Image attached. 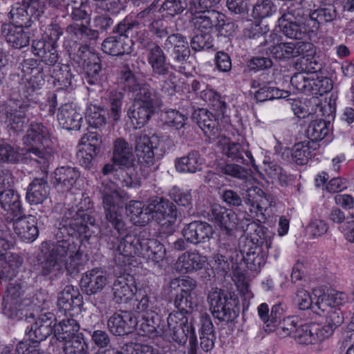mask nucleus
Returning <instances> with one entry per match:
<instances>
[{
    "label": "nucleus",
    "mask_w": 354,
    "mask_h": 354,
    "mask_svg": "<svg viewBox=\"0 0 354 354\" xmlns=\"http://www.w3.org/2000/svg\"><path fill=\"white\" fill-rule=\"evenodd\" d=\"M80 330L78 322L73 318H66L62 320L57 325L55 324L54 336L59 341L66 342L74 337Z\"/></svg>",
    "instance_id": "42"
},
{
    "label": "nucleus",
    "mask_w": 354,
    "mask_h": 354,
    "mask_svg": "<svg viewBox=\"0 0 354 354\" xmlns=\"http://www.w3.org/2000/svg\"><path fill=\"white\" fill-rule=\"evenodd\" d=\"M137 325L136 317L128 311L115 313L107 321L110 332L114 335L119 336L131 333Z\"/></svg>",
    "instance_id": "19"
},
{
    "label": "nucleus",
    "mask_w": 354,
    "mask_h": 354,
    "mask_svg": "<svg viewBox=\"0 0 354 354\" xmlns=\"http://www.w3.org/2000/svg\"><path fill=\"white\" fill-rule=\"evenodd\" d=\"M175 306L179 310L178 312L189 313L196 308L198 305V298L196 291L185 295H177L174 300Z\"/></svg>",
    "instance_id": "52"
},
{
    "label": "nucleus",
    "mask_w": 354,
    "mask_h": 354,
    "mask_svg": "<svg viewBox=\"0 0 354 354\" xmlns=\"http://www.w3.org/2000/svg\"><path fill=\"white\" fill-rule=\"evenodd\" d=\"M203 159L196 151H190L187 156L176 159V170L183 173H195L202 168Z\"/></svg>",
    "instance_id": "40"
},
{
    "label": "nucleus",
    "mask_w": 354,
    "mask_h": 354,
    "mask_svg": "<svg viewBox=\"0 0 354 354\" xmlns=\"http://www.w3.org/2000/svg\"><path fill=\"white\" fill-rule=\"evenodd\" d=\"M19 159L17 149L4 140H0V162L15 163Z\"/></svg>",
    "instance_id": "59"
},
{
    "label": "nucleus",
    "mask_w": 354,
    "mask_h": 354,
    "mask_svg": "<svg viewBox=\"0 0 354 354\" xmlns=\"http://www.w3.org/2000/svg\"><path fill=\"white\" fill-rule=\"evenodd\" d=\"M300 18H295L290 10L279 19V27L287 37L301 39L306 34L304 25L299 21Z\"/></svg>",
    "instance_id": "31"
},
{
    "label": "nucleus",
    "mask_w": 354,
    "mask_h": 354,
    "mask_svg": "<svg viewBox=\"0 0 354 354\" xmlns=\"http://www.w3.org/2000/svg\"><path fill=\"white\" fill-rule=\"evenodd\" d=\"M219 146L222 153L239 163L245 165L254 164V158L248 146L240 143L231 142L228 138H224L219 141Z\"/></svg>",
    "instance_id": "20"
},
{
    "label": "nucleus",
    "mask_w": 354,
    "mask_h": 354,
    "mask_svg": "<svg viewBox=\"0 0 354 354\" xmlns=\"http://www.w3.org/2000/svg\"><path fill=\"white\" fill-rule=\"evenodd\" d=\"M82 304V297L78 289L73 286H66L58 295L57 306L65 313L79 308Z\"/></svg>",
    "instance_id": "36"
},
{
    "label": "nucleus",
    "mask_w": 354,
    "mask_h": 354,
    "mask_svg": "<svg viewBox=\"0 0 354 354\" xmlns=\"http://www.w3.org/2000/svg\"><path fill=\"white\" fill-rule=\"evenodd\" d=\"M293 301L300 310L310 308L315 313L313 299L307 290L303 288H298L293 299Z\"/></svg>",
    "instance_id": "61"
},
{
    "label": "nucleus",
    "mask_w": 354,
    "mask_h": 354,
    "mask_svg": "<svg viewBox=\"0 0 354 354\" xmlns=\"http://www.w3.org/2000/svg\"><path fill=\"white\" fill-rule=\"evenodd\" d=\"M194 118L198 127L207 136H216L218 133V121L209 111L204 109H199L194 113Z\"/></svg>",
    "instance_id": "39"
},
{
    "label": "nucleus",
    "mask_w": 354,
    "mask_h": 354,
    "mask_svg": "<svg viewBox=\"0 0 354 354\" xmlns=\"http://www.w3.org/2000/svg\"><path fill=\"white\" fill-rule=\"evenodd\" d=\"M112 291L113 300L118 303H126L137 292V286L133 277L129 274H123L115 280Z\"/></svg>",
    "instance_id": "23"
},
{
    "label": "nucleus",
    "mask_w": 354,
    "mask_h": 354,
    "mask_svg": "<svg viewBox=\"0 0 354 354\" xmlns=\"http://www.w3.org/2000/svg\"><path fill=\"white\" fill-rule=\"evenodd\" d=\"M101 65L97 62H89L84 67V82L90 85H96L100 82Z\"/></svg>",
    "instance_id": "62"
},
{
    "label": "nucleus",
    "mask_w": 354,
    "mask_h": 354,
    "mask_svg": "<svg viewBox=\"0 0 354 354\" xmlns=\"http://www.w3.org/2000/svg\"><path fill=\"white\" fill-rule=\"evenodd\" d=\"M148 211L162 232L172 233L177 218L176 207L173 203L163 198L155 197L149 201Z\"/></svg>",
    "instance_id": "8"
},
{
    "label": "nucleus",
    "mask_w": 354,
    "mask_h": 354,
    "mask_svg": "<svg viewBox=\"0 0 354 354\" xmlns=\"http://www.w3.org/2000/svg\"><path fill=\"white\" fill-rule=\"evenodd\" d=\"M66 33L74 40V44L78 41H87L95 40L99 37L98 30L91 29L82 24L74 23L66 28Z\"/></svg>",
    "instance_id": "41"
},
{
    "label": "nucleus",
    "mask_w": 354,
    "mask_h": 354,
    "mask_svg": "<svg viewBox=\"0 0 354 354\" xmlns=\"http://www.w3.org/2000/svg\"><path fill=\"white\" fill-rule=\"evenodd\" d=\"M49 194L50 186L47 180L43 178H36L27 188L26 200L30 205L41 204L48 198Z\"/></svg>",
    "instance_id": "33"
},
{
    "label": "nucleus",
    "mask_w": 354,
    "mask_h": 354,
    "mask_svg": "<svg viewBox=\"0 0 354 354\" xmlns=\"http://www.w3.org/2000/svg\"><path fill=\"white\" fill-rule=\"evenodd\" d=\"M42 248H48V253L41 263V274L52 279L63 273L62 259L59 257L58 240L52 244L42 243Z\"/></svg>",
    "instance_id": "16"
},
{
    "label": "nucleus",
    "mask_w": 354,
    "mask_h": 354,
    "mask_svg": "<svg viewBox=\"0 0 354 354\" xmlns=\"http://www.w3.org/2000/svg\"><path fill=\"white\" fill-rule=\"evenodd\" d=\"M113 162L120 166L130 168L134 161L132 148L123 138H117L113 142Z\"/></svg>",
    "instance_id": "35"
},
{
    "label": "nucleus",
    "mask_w": 354,
    "mask_h": 354,
    "mask_svg": "<svg viewBox=\"0 0 354 354\" xmlns=\"http://www.w3.org/2000/svg\"><path fill=\"white\" fill-rule=\"evenodd\" d=\"M30 319H32L34 322L26 327V334L32 344H39L54 331L55 317L53 313H41L35 319L33 317H28V322L30 323Z\"/></svg>",
    "instance_id": "11"
},
{
    "label": "nucleus",
    "mask_w": 354,
    "mask_h": 354,
    "mask_svg": "<svg viewBox=\"0 0 354 354\" xmlns=\"http://www.w3.org/2000/svg\"><path fill=\"white\" fill-rule=\"evenodd\" d=\"M213 234L212 226L206 222L194 221L185 226L183 236L187 242L197 245L209 241Z\"/></svg>",
    "instance_id": "25"
},
{
    "label": "nucleus",
    "mask_w": 354,
    "mask_h": 354,
    "mask_svg": "<svg viewBox=\"0 0 354 354\" xmlns=\"http://www.w3.org/2000/svg\"><path fill=\"white\" fill-rule=\"evenodd\" d=\"M313 294L315 297H317L314 309L318 315H322L328 308L342 305L348 301L347 295L343 292L331 290L326 295L321 289L315 288Z\"/></svg>",
    "instance_id": "18"
},
{
    "label": "nucleus",
    "mask_w": 354,
    "mask_h": 354,
    "mask_svg": "<svg viewBox=\"0 0 354 354\" xmlns=\"http://www.w3.org/2000/svg\"><path fill=\"white\" fill-rule=\"evenodd\" d=\"M171 287H179L180 292L178 295H185L196 291V281L188 276L174 279L171 281Z\"/></svg>",
    "instance_id": "60"
},
{
    "label": "nucleus",
    "mask_w": 354,
    "mask_h": 354,
    "mask_svg": "<svg viewBox=\"0 0 354 354\" xmlns=\"http://www.w3.org/2000/svg\"><path fill=\"white\" fill-rule=\"evenodd\" d=\"M9 19L11 21L10 24L22 27H29L31 25V22L39 20L38 19H35L29 13L28 8L24 3L21 5L19 3L12 6L9 12Z\"/></svg>",
    "instance_id": "44"
},
{
    "label": "nucleus",
    "mask_w": 354,
    "mask_h": 354,
    "mask_svg": "<svg viewBox=\"0 0 354 354\" xmlns=\"http://www.w3.org/2000/svg\"><path fill=\"white\" fill-rule=\"evenodd\" d=\"M13 220V229L15 234L23 241L33 242L39 235V230L33 216L21 215Z\"/></svg>",
    "instance_id": "28"
},
{
    "label": "nucleus",
    "mask_w": 354,
    "mask_h": 354,
    "mask_svg": "<svg viewBox=\"0 0 354 354\" xmlns=\"http://www.w3.org/2000/svg\"><path fill=\"white\" fill-rule=\"evenodd\" d=\"M207 262V257L197 250L185 252L178 257L174 269L179 273H191L203 269Z\"/></svg>",
    "instance_id": "21"
},
{
    "label": "nucleus",
    "mask_w": 354,
    "mask_h": 354,
    "mask_svg": "<svg viewBox=\"0 0 354 354\" xmlns=\"http://www.w3.org/2000/svg\"><path fill=\"white\" fill-rule=\"evenodd\" d=\"M127 115L136 129L142 127L149 120L156 109L161 105L160 96L152 87H144L136 95Z\"/></svg>",
    "instance_id": "5"
},
{
    "label": "nucleus",
    "mask_w": 354,
    "mask_h": 354,
    "mask_svg": "<svg viewBox=\"0 0 354 354\" xmlns=\"http://www.w3.org/2000/svg\"><path fill=\"white\" fill-rule=\"evenodd\" d=\"M276 10L277 7L271 0H261L254 4L252 15L254 18H265L272 15Z\"/></svg>",
    "instance_id": "57"
},
{
    "label": "nucleus",
    "mask_w": 354,
    "mask_h": 354,
    "mask_svg": "<svg viewBox=\"0 0 354 354\" xmlns=\"http://www.w3.org/2000/svg\"><path fill=\"white\" fill-rule=\"evenodd\" d=\"M26 149L24 158L34 161L46 169L53 160L54 151L50 147V133L41 123H32L23 138Z\"/></svg>",
    "instance_id": "4"
},
{
    "label": "nucleus",
    "mask_w": 354,
    "mask_h": 354,
    "mask_svg": "<svg viewBox=\"0 0 354 354\" xmlns=\"http://www.w3.org/2000/svg\"><path fill=\"white\" fill-rule=\"evenodd\" d=\"M80 176V173L75 167H58L54 172L53 184L62 192H68L75 185Z\"/></svg>",
    "instance_id": "30"
},
{
    "label": "nucleus",
    "mask_w": 354,
    "mask_h": 354,
    "mask_svg": "<svg viewBox=\"0 0 354 354\" xmlns=\"http://www.w3.org/2000/svg\"><path fill=\"white\" fill-rule=\"evenodd\" d=\"M158 145L159 139L158 136H140L136 143V153L139 161L148 166L153 165L155 162L154 150L158 148Z\"/></svg>",
    "instance_id": "26"
},
{
    "label": "nucleus",
    "mask_w": 354,
    "mask_h": 354,
    "mask_svg": "<svg viewBox=\"0 0 354 354\" xmlns=\"http://www.w3.org/2000/svg\"><path fill=\"white\" fill-rule=\"evenodd\" d=\"M164 120L169 126L180 129L185 127L187 117L176 110L171 109L165 113Z\"/></svg>",
    "instance_id": "63"
},
{
    "label": "nucleus",
    "mask_w": 354,
    "mask_h": 354,
    "mask_svg": "<svg viewBox=\"0 0 354 354\" xmlns=\"http://www.w3.org/2000/svg\"><path fill=\"white\" fill-rule=\"evenodd\" d=\"M85 117L88 124L95 129L102 127L106 122L104 111L96 105L91 104L88 106Z\"/></svg>",
    "instance_id": "53"
},
{
    "label": "nucleus",
    "mask_w": 354,
    "mask_h": 354,
    "mask_svg": "<svg viewBox=\"0 0 354 354\" xmlns=\"http://www.w3.org/2000/svg\"><path fill=\"white\" fill-rule=\"evenodd\" d=\"M290 83L297 91L306 94L322 95L333 88L332 82L329 78L309 76L304 71L295 73L291 77Z\"/></svg>",
    "instance_id": "9"
},
{
    "label": "nucleus",
    "mask_w": 354,
    "mask_h": 354,
    "mask_svg": "<svg viewBox=\"0 0 354 354\" xmlns=\"http://www.w3.org/2000/svg\"><path fill=\"white\" fill-rule=\"evenodd\" d=\"M100 192L106 218L116 230L109 237V248L116 254L122 256L124 263L131 264L130 260L138 257L150 266H159L165 258V248L158 240L149 238L147 232H140L138 236L127 234L120 237L124 229L121 212L127 199L126 194L119 189L115 183L108 179L102 181Z\"/></svg>",
    "instance_id": "1"
},
{
    "label": "nucleus",
    "mask_w": 354,
    "mask_h": 354,
    "mask_svg": "<svg viewBox=\"0 0 354 354\" xmlns=\"http://www.w3.org/2000/svg\"><path fill=\"white\" fill-rule=\"evenodd\" d=\"M337 13L333 4L322 1L317 10L313 12L310 19L317 21L319 24L332 23L338 17Z\"/></svg>",
    "instance_id": "45"
},
{
    "label": "nucleus",
    "mask_w": 354,
    "mask_h": 354,
    "mask_svg": "<svg viewBox=\"0 0 354 354\" xmlns=\"http://www.w3.org/2000/svg\"><path fill=\"white\" fill-rule=\"evenodd\" d=\"M123 98V93L116 91H111L105 97L108 104L109 118L115 122H118L120 118Z\"/></svg>",
    "instance_id": "48"
},
{
    "label": "nucleus",
    "mask_w": 354,
    "mask_h": 354,
    "mask_svg": "<svg viewBox=\"0 0 354 354\" xmlns=\"http://www.w3.org/2000/svg\"><path fill=\"white\" fill-rule=\"evenodd\" d=\"M139 29L140 23L137 20L126 17L117 26L116 32L119 35L106 38L102 44V50L112 56L131 53L133 43L130 37Z\"/></svg>",
    "instance_id": "7"
},
{
    "label": "nucleus",
    "mask_w": 354,
    "mask_h": 354,
    "mask_svg": "<svg viewBox=\"0 0 354 354\" xmlns=\"http://www.w3.org/2000/svg\"><path fill=\"white\" fill-rule=\"evenodd\" d=\"M322 68V64L318 57L306 55L299 59L295 64L297 70L304 71L306 73H315L319 71Z\"/></svg>",
    "instance_id": "56"
},
{
    "label": "nucleus",
    "mask_w": 354,
    "mask_h": 354,
    "mask_svg": "<svg viewBox=\"0 0 354 354\" xmlns=\"http://www.w3.org/2000/svg\"><path fill=\"white\" fill-rule=\"evenodd\" d=\"M187 12L191 14L190 22L194 28L208 34L215 30L218 23L225 18L224 15L214 10H198L194 1L190 2Z\"/></svg>",
    "instance_id": "10"
},
{
    "label": "nucleus",
    "mask_w": 354,
    "mask_h": 354,
    "mask_svg": "<svg viewBox=\"0 0 354 354\" xmlns=\"http://www.w3.org/2000/svg\"><path fill=\"white\" fill-rule=\"evenodd\" d=\"M330 123L322 120L312 121L307 129V136L313 141L323 140L329 132Z\"/></svg>",
    "instance_id": "54"
},
{
    "label": "nucleus",
    "mask_w": 354,
    "mask_h": 354,
    "mask_svg": "<svg viewBox=\"0 0 354 354\" xmlns=\"http://www.w3.org/2000/svg\"><path fill=\"white\" fill-rule=\"evenodd\" d=\"M175 306L179 310L178 312L189 313L196 308L198 305V298L196 291L185 295H177L174 300Z\"/></svg>",
    "instance_id": "51"
},
{
    "label": "nucleus",
    "mask_w": 354,
    "mask_h": 354,
    "mask_svg": "<svg viewBox=\"0 0 354 354\" xmlns=\"http://www.w3.org/2000/svg\"><path fill=\"white\" fill-rule=\"evenodd\" d=\"M64 354H88V344L82 334L64 342Z\"/></svg>",
    "instance_id": "49"
},
{
    "label": "nucleus",
    "mask_w": 354,
    "mask_h": 354,
    "mask_svg": "<svg viewBox=\"0 0 354 354\" xmlns=\"http://www.w3.org/2000/svg\"><path fill=\"white\" fill-rule=\"evenodd\" d=\"M64 6L71 18L75 21L83 20L87 16V0H63Z\"/></svg>",
    "instance_id": "50"
},
{
    "label": "nucleus",
    "mask_w": 354,
    "mask_h": 354,
    "mask_svg": "<svg viewBox=\"0 0 354 354\" xmlns=\"http://www.w3.org/2000/svg\"><path fill=\"white\" fill-rule=\"evenodd\" d=\"M44 71V67L36 60L26 59L21 64V73L26 88L32 91L41 88L45 82Z\"/></svg>",
    "instance_id": "17"
},
{
    "label": "nucleus",
    "mask_w": 354,
    "mask_h": 354,
    "mask_svg": "<svg viewBox=\"0 0 354 354\" xmlns=\"http://www.w3.org/2000/svg\"><path fill=\"white\" fill-rule=\"evenodd\" d=\"M147 59L153 74L165 76L169 73L171 65L167 62L166 55L158 45L153 44L149 48Z\"/></svg>",
    "instance_id": "29"
},
{
    "label": "nucleus",
    "mask_w": 354,
    "mask_h": 354,
    "mask_svg": "<svg viewBox=\"0 0 354 354\" xmlns=\"http://www.w3.org/2000/svg\"><path fill=\"white\" fill-rule=\"evenodd\" d=\"M268 175L273 180H277L281 186H287L291 180L286 172L277 165H271L266 169Z\"/></svg>",
    "instance_id": "64"
},
{
    "label": "nucleus",
    "mask_w": 354,
    "mask_h": 354,
    "mask_svg": "<svg viewBox=\"0 0 354 354\" xmlns=\"http://www.w3.org/2000/svg\"><path fill=\"white\" fill-rule=\"evenodd\" d=\"M261 28L259 26H252L248 30V37L252 39H260L261 45L267 46L266 53L272 55L277 59H290L301 55L306 47L310 44H306L302 41L297 42H280L279 37L274 33L269 35H263Z\"/></svg>",
    "instance_id": "6"
},
{
    "label": "nucleus",
    "mask_w": 354,
    "mask_h": 354,
    "mask_svg": "<svg viewBox=\"0 0 354 354\" xmlns=\"http://www.w3.org/2000/svg\"><path fill=\"white\" fill-rule=\"evenodd\" d=\"M22 263L23 259L19 254L6 253L3 257L0 259V279L6 281L15 278Z\"/></svg>",
    "instance_id": "37"
},
{
    "label": "nucleus",
    "mask_w": 354,
    "mask_h": 354,
    "mask_svg": "<svg viewBox=\"0 0 354 354\" xmlns=\"http://www.w3.org/2000/svg\"><path fill=\"white\" fill-rule=\"evenodd\" d=\"M108 282L106 273L99 268L86 271L82 277L80 286L88 295L100 292Z\"/></svg>",
    "instance_id": "22"
},
{
    "label": "nucleus",
    "mask_w": 354,
    "mask_h": 354,
    "mask_svg": "<svg viewBox=\"0 0 354 354\" xmlns=\"http://www.w3.org/2000/svg\"><path fill=\"white\" fill-rule=\"evenodd\" d=\"M142 317L140 330L143 332V335L160 336L166 340L174 341L178 344L186 342L187 337L185 327L187 323V318L182 313H171L167 322L161 321L158 313H150L147 315H142Z\"/></svg>",
    "instance_id": "3"
},
{
    "label": "nucleus",
    "mask_w": 354,
    "mask_h": 354,
    "mask_svg": "<svg viewBox=\"0 0 354 354\" xmlns=\"http://www.w3.org/2000/svg\"><path fill=\"white\" fill-rule=\"evenodd\" d=\"M80 147L77 156L80 159L82 165L85 167H88L91 164L92 160L99 153L100 147L91 144V142L87 143V141H85L84 139H81Z\"/></svg>",
    "instance_id": "55"
},
{
    "label": "nucleus",
    "mask_w": 354,
    "mask_h": 354,
    "mask_svg": "<svg viewBox=\"0 0 354 354\" xmlns=\"http://www.w3.org/2000/svg\"><path fill=\"white\" fill-rule=\"evenodd\" d=\"M73 77L71 67L66 64L54 66L51 73L52 83L57 89H64L70 86Z\"/></svg>",
    "instance_id": "46"
},
{
    "label": "nucleus",
    "mask_w": 354,
    "mask_h": 354,
    "mask_svg": "<svg viewBox=\"0 0 354 354\" xmlns=\"http://www.w3.org/2000/svg\"><path fill=\"white\" fill-rule=\"evenodd\" d=\"M1 33L6 42L15 48L21 49L30 43V32L25 31L22 26L4 24L1 26Z\"/></svg>",
    "instance_id": "27"
},
{
    "label": "nucleus",
    "mask_w": 354,
    "mask_h": 354,
    "mask_svg": "<svg viewBox=\"0 0 354 354\" xmlns=\"http://www.w3.org/2000/svg\"><path fill=\"white\" fill-rule=\"evenodd\" d=\"M120 82L132 94L131 96L139 93L144 87H151L147 83H138L132 71L126 66L120 71Z\"/></svg>",
    "instance_id": "47"
},
{
    "label": "nucleus",
    "mask_w": 354,
    "mask_h": 354,
    "mask_svg": "<svg viewBox=\"0 0 354 354\" xmlns=\"http://www.w3.org/2000/svg\"><path fill=\"white\" fill-rule=\"evenodd\" d=\"M29 104L24 101L10 100L6 111V123L9 131L22 133L28 126L29 118L26 114Z\"/></svg>",
    "instance_id": "14"
},
{
    "label": "nucleus",
    "mask_w": 354,
    "mask_h": 354,
    "mask_svg": "<svg viewBox=\"0 0 354 354\" xmlns=\"http://www.w3.org/2000/svg\"><path fill=\"white\" fill-rule=\"evenodd\" d=\"M126 210L130 220L136 225H145L151 218L148 205L145 208L144 204L140 201H131Z\"/></svg>",
    "instance_id": "43"
},
{
    "label": "nucleus",
    "mask_w": 354,
    "mask_h": 354,
    "mask_svg": "<svg viewBox=\"0 0 354 354\" xmlns=\"http://www.w3.org/2000/svg\"><path fill=\"white\" fill-rule=\"evenodd\" d=\"M308 145L304 142H299L294 145L291 151V156L297 165H303L307 163L310 157Z\"/></svg>",
    "instance_id": "58"
},
{
    "label": "nucleus",
    "mask_w": 354,
    "mask_h": 354,
    "mask_svg": "<svg viewBox=\"0 0 354 354\" xmlns=\"http://www.w3.org/2000/svg\"><path fill=\"white\" fill-rule=\"evenodd\" d=\"M331 331L315 324L299 326L293 338L301 345H316L329 337Z\"/></svg>",
    "instance_id": "15"
},
{
    "label": "nucleus",
    "mask_w": 354,
    "mask_h": 354,
    "mask_svg": "<svg viewBox=\"0 0 354 354\" xmlns=\"http://www.w3.org/2000/svg\"><path fill=\"white\" fill-rule=\"evenodd\" d=\"M163 48L169 51L172 50V57L175 62L183 64L190 56L189 43L185 36L180 33L171 34L167 37Z\"/></svg>",
    "instance_id": "24"
},
{
    "label": "nucleus",
    "mask_w": 354,
    "mask_h": 354,
    "mask_svg": "<svg viewBox=\"0 0 354 354\" xmlns=\"http://www.w3.org/2000/svg\"><path fill=\"white\" fill-rule=\"evenodd\" d=\"M59 125L66 130H78L82 121V115L77 111L71 104L61 106L57 113Z\"/></svg>",
    "instance_id": "32"
},
{
    "label": "nucleus",
    "mask_w": 354,
    "mask_h": 354,
    "mask_svg": "<svg viewBox=\"0 0 354 354\" xmlns=\"http://www.w3.org/2000/svg\"><path fill=\"white\" fill-rule=\"evenodd\" d=\"M25 283L15 282L8 285L2 301L4 315L10 319L17 318L23 309L25 300L23 299Z\"/></svg>",
    "instance_id": "13"
},
{
    "label": "nucleus",
    "mask_w": 354,
    "mask_h": 354,
    "mask_svg": "<svg viewBox=\"0 0 354 354\" xmlns=\"http://www.w3.org/2000/svg\"><path fill=\"white\" fill-rule=\"evenodd\" d=\"M0 205L13 218L22 214V207L19 194L12 189L0 192Z\"/></svg>",
    "instance_id": "38"
},
{
    "label": "nucleus",
    "mask_w": 354,
    "mask_h": 354,
    "mask_svg": "<svg viewBox=\"0 0 354 354\" xmlns=\"http://www.w3.org/2000/svg\"><path fill=\"white\" fill-rule=\"evenodd\" d=\"M99 232L100 228L95 224V219L88 209L72 207L65 210L56 234L63 270L65 269L70 274H76L85 266L86 260L83 257V252L80 246L73 241L72 236L78 233L85 237H91Z\"/></svg>",
    "instance_id": "2"
},
{
    "label": "nucleus",
    "mask_w": 354,
    "mask_h": 354,
    "mask_svg": "<svg viewBox=\"0 0 354 354\" xmlns=\"http://www.w3.org/2000/svg\"><path fill=\"white\" fill-rule=\"evenodd\" d=\"M32 52L47 65L54 66L58 61L57 45L46 42V40H34L32 44Z\"/></svg>",
    "instance_id": "34"
},
{
    "label": "nucleus",
    "mask_w": 354,
    "mask_h": 354,
    "mask_svg": "<svg viewBox=\"0 0 354 354\" xmlns=\"http://www.w3.org/2000/svg\"><path fill=\"white\" fill-rule=\"evenodd\" d=\"M213 315L221 321L228 322L234 317L232 298L225 290L212 288L207 297Z\"/></svg>",
    "instance_id": "12"
}]
</instances>
